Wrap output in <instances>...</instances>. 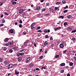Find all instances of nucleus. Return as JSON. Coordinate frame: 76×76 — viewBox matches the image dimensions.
I'll use <instances>...</instances> for the list:
<instances>
[{"mask_svg":"<svg viewBox=\"0 0 76 76\" xmlns=\"http://www.w3.org/2000/svg\"><path fill=\"white\" fill-rule=\"evenodd\" d=\"M19 23L20 24L22 23V20H20Z\"/></svg>","mask_w":76,"mask_h":76,"instance_id":"nucleus-46","label":"nucleus"},{"mask_svg":"<svg viewBox=\"0 0 76 76\" xmlns=\"http://www.w3.org/2000/svg\"><path fill=\"white\" fill-rule=\"evenodd\" d=\"M36 9H37V10H38V11L39 10L41 9V7H40L39 6H38L37 7Z\"/></svg>","mask_w":76,"mask_h":76,"instance_id":"nucleus-12","label":"nucleus"},{"mask_svg":"<svg viewBox=\"0 0 76 76\" xmlns=\"http://www.w3.org/2000/svg\"><path fill=\"white\" fill-rule=\"evenodd\" d=\"M49 11L50 13H53L54 12V10L52 9V8H49Z\"/></svg>","mask_w":76,"mask_h":76,"instance_id":"nucleus-5","label":"nucleus"},{"mask_svg":"<svg viewBox=\"0 0 76 76\" xmlns=\"http://www.w3.org/2000/svg\"><path fill=\"white\" fill-rule=\"evenodd\" d=\"M13 66V65L12 64H10L8 65V67H10V68H11V67H12Z\"/></svg>","mask_w":76,"mask_h":76,"instance_id":"nucleus-4","label":"nucleus"},{"mask_svg":"<svg viewBox=\"0 0 76 76\" xmlns=\"http://www.w3.org/2000/svg\"><path fill=\"white\" fill-rule=\"evenodd\" d=\"M41 31H42L41 30H39L37 31V32H41Z\"/></svg>","mask_w":76,"mask_h":76,"instance_id":"nucleus-56","label":"nucleus"},{"mask_svg":"<svg viewBox=\"0 0 76 76\" xmlns=\"http://www.w3.org/2000/svg\"><path fill=\"white\" fill-rule=\"evenodd\" d=\"M62 4H65L66 3V0H63L62 1Z\"/></svg>","mask_w":76,"mask_h":76,"instance_id":"nucleus-15","label":"nucleus"},{"mask_svg":"<svg viewBox=\"0 0 76 76\" xmlns=\"http://www.w3.org/2000/svg\"><path fill=\"white\" fill-rule=\"evenodd\" d=\"M73 63L71 62L69 63V65L70 66H73Z\"/></svg>","mask_w":76,"mask_h":76,"instance_id":"nucleus-22","label":"nucleus"},{"mask_svg":"<svg viewBox=\"0 0 76 76\" xmlns=\"http://www.w3.org/2000/svg\"><path fill=\"white\" fill-rule=\"evenodd\" d=\"M16 56H17V57H19V56H20V53H17Z\"/></svg>","mask_w":76,"mask_h":76,"instance_id":"nucleus-26","label":"nucleus"},{"mask_svg":"<svg viewBox=\"0 0 76 76\" xmlns=\"http://www.w3.org/2000/svg\"><path fill=\"white\" fill-rule=\"evenodd\" d=\"M19 28H22V24H20L19 26Z\"/></svg>","mask_w":76,"mask_h":76,"instance_id":"nucleus-39","label":"nucleus"},{"mask_svg":"<svg viewBox=\"0 0 76 76\" xmlns=\"http://www.w3.org/2000/svg\"><path fill=\"white\" fill-rule=\"evenodd\" d=\"M57 9H58V7H55L54 10H57Z\"/></svg>","mask_w":76,"mask_h":76,"instance_id":"nucleus-37","label":"nucleus"},{"mask_svg":"<svg viewBox=\"0 0 76 76\" xmlns=\"http://www.w3.org/2000/svg\"><path fill=\"white\" fill-rule=\"evenodd\" d=\"M67 51V50H65L63 52V54H65L66 53V52Z\"/></svg>","mask_w":76,"mask_h":76,"instance_id":"nucleus-57","label":"nucleus"},{"mask_svg":"<svg viewBox=\"0 0 76 76\" xmlns=\"http://www.w3.org/2000/svg\"><path fill=\"white\" fill-rule=\"evenodd\" d=\"M29 42V41L28 40H26V41L24 42V43H26V44H28V42Z\"/></svg>","mask_w":76,"mask_h":76,"instance_id":"nucleus-43","label":"nucleus"},{"mask_svg":"<svg viewBox=\"0 0 76 76\" xmlns=\"http://www.w3.org/2000/svg\"><path fill=\"white\" fill-rule=\"evenodd\" d=\"M18 24V22L15 23V25H17Z\"/></svg>","mask_w":76,"mask_h":76,"instance_id":"nucleus-61","label":"nucleus"},{"mask_svg":"<svg viewBox=\"0 0 76 76\" xmlns=\"http://www.w3.org/2000/svg\"><path fill=\"white\" fill-rule=\"evenodd\" d=\"M46 67H47V66H45L42 67V69H45V68H46Z\"/></svg>","mask_w":76,"mask_h":76,"instance_id":"nucleus-27","label":"nucleus"},{"mask_svg":"<svg viewBox=\"0 0 76 76\" xmlns=\"http://www.w3.org/2000/svg\"><path fill=\"white\" fill-rule=\"evenodd\" d=\"M3 4V2H0V6H2Z\"/></svg>","mask_w":76,"mask_h":76,"instance_id":"nucleus-49","label":"nucleus"},{"mask_svg":"<svg viewBox=\"0 0 76 76\" xmlns=\"http://www.w3.org/2000/svg\"><path fill=\"white\" fill-rule=\"evenodd\" d=\"M71 16H72L69 15V16H67V18L68 19H70V18H71Z\"/></svg>","mask_w":76,"mask_h":76,"instance_id":"nucleus-30","label":"nucleus"},{"mask_svg":"<svg viewBox=\"0 0 76 76\" xmlns=\"http://www.w3.org/2000/svg\"><path fill=\"white\" fill-rule=\"evenodd\" d=\"M4 15H9V14H8L6 12L4 13Z\"/></svg>","mask_w":76,"mask_h":76,"instance_id":"nucleus-40","label":"nucleus"},{"mask_svg":"<svg viewBox=\"0 0 76 76\" xmlns=\"http://www.w3.org/2000/svg\"><path fill=\"white\" fill-rule=\"evenodd\" d=\"M9 31L10 33L11 34H12V33H13V30L12 29H10Z\"/></svg>","mask_w":76,"mask_h":76,"instance_id":"nucleus-8","label":"nucleus"},{"mask_svg":"<svg viewBox=\"0 0 76 76\" xmlns=\"http://www.w3.org/2000/svg\"><path fill=\"white\" fill-rule=\"evenodd\" d=\"M4 64H5L7 65V64H9L10 62L9 61H6L4 62Z\"/></svg>","mask_w":76,"mask_h":76,"instance_id":"nucleus-10","label":"nucleus"},{"mask_svg":"<svg viewBox=\"0 0 76 76\" xmlns=\"http://www.w3.org/2000/svg\"><path fill=\"white\" fill-rule=\"evenodd\" d=\"M48 35H46L45 37V38H48Z\"/></svg>","mask_w":76,"mask_h":76,"instance_id":"nucleus-55","label":"nucleus"},{"mask_svg":"<svg viewBox=\"0 0 76 76\" xmlns=\"http://www.w3.org/2000/svg\"><path fill=\"white\" fill-rule=\"evenodd\" d=\"M42 11H43V12L45 11V8L43 9L42 10Z\"/></svg>","mask_w":76,"mask_h":76,"instance_id":"nucleus-52","label":"nucleus"},{"mask_svg":"<svg viewBox=\"0 0 76 76\" xmlns=\"http://www.w3.org/2000/svg\"><path fill=\"white\" fill-rule=\"evenodd\" d=\"M67 25V22H65L64 23V26H66Z\"/></svg>","mask_w":76,"mask_h":76,"instance_id":"nucleus-24","label":"nucleus"},{"mask_svg":"<svg viewBox=\"0 0 76 76\" xmlns=\"http://www.w3.org/2000/svg\"><path fill=\"white\" fill-rule=\"evenodd\" d=\"M40 28H41V27L40 26H38L37 28L38 29H39Z\"/></svg>","mask_w":76,"mask_h":76,"instance_id":"nucleus-62","label":"nucleus"},{"mask_svg":"<svg viewBox=\"0 0 76 76\" xmlns=\"http://www.w3.org/2000/svg\"><path fill=\"white\" fill-rule=\"evenodd\" d=\"M11 2H12V4L13 5H15V4H16V2L12 1Z\"/></svg>","mask_w":76,"mask_h":76,"instance_id":"nucleus-14","label":"nucleus"},{"mask_svg":"<svg viewBox=\"0 0 76 76\" xmlns=\"http://www.w3.org/2000/svg\"><path fill=\"white\" fill-rule=\"evenodd\" d=\"M2 23H5V20H2Z\"/></svg>","mask_w":76,"mask_h":76,"instance_id":"nucleus-51","label":"nucleus"},{"mask_svg":"<svg viewBox=\"0 0 76 76\" xmlns=\"http://www.w3.org/2000/svg\"><path fill=\"white\" fill-rule=\"evenodd\" d=\"M34 45L35 46V47H37V45H36V43H34Z\"/></svg>","mask_w":76,"mask_h":76,"instance_id":"nucleus-58","label":"nucleus"},{"mask_svg":"<svg viewBox=\"0 0 76 76\" xmlns=\"http://www.w3.org/2000/svg\"><path fill=\"white\" fill-rule=\"evenodd\" d=\"M36 25V23H33L31 25L32 26H34V25Z\"/></svg>","mask_w":76,"mask_h":76,"instance_id":"nucleus-23","label":"nucleus"},{"mask_svg":"<svg viewBox=\"0 0 76 76\" xmlns=\"http://www.w3.org/2000/svg\"><path fill=\"white\" fill-rule=\"evenodd\" d=\"M61 66H65V63H62L60 64Z\"/></svg>","mask_w":76,"mask_h":76,"instance_id":"nucleus-19","label":"nucleus"},{"mask_svg":"<svg viewBox=\"0 0 76 76\" xmlns=\"http://www.w3.org/2000/svg\"><path fill=\"white\" fill-rule=\"evenodd\" d=\"M56 4H60V2H57L56 3Z\"/></svg>","mask_w":76,"mask_h":76,"instance_id":"nucleus-36","label":"nucleus"},{"mask_svg":"<svg viewBox=\"0 0 76 76\" xmlns=\"http://www.w3.org/2000/svg\"><path fill=\"white\" fill-rule=\"evenodd\" d=\"M15 43V42H13V40L12 41V43H11L10 42H9V43H8L5 44V45L6 46H8L9 45H11L12 44H14Z\"/></svg>","mask_w":76,"mask_h":76,"instance_id":"nucleus-2","label":"nucleus"},{"mask_svg":"<svg viewBox=\"0 0 76 76\" xmlns=\"http://www.w3.org/2000/svg\"><path fill=\"white\" fill-rule=\"evenodd\" d=\"M31 29H33V26L31 25Z\"/></svg>","mask_w":76,"mask_h":76,"instance_id":"nucleus-59","label":"nucleus"},{"mask_svg":"<svg viewBox=\"0 0 76 76\" xmlns=\"http://www.w3.org/2000/svg\"><path fill=\"white\" fill-rule=\"evenodd\" d=\"M46 16H50V13H48L45 14Z\"/></svg>","mask_w":76,"mask_h":76,"instance_id":"nucleus-18","label":"nucleus"},{"mask_svg":"<svg viewBox=\"0 0 76 76\" xmlns=\"http://www.w3.org/2000/svg\"><path fill=\"white\" fill-rule=\"evenodd\" d=\"M26 15V14L25 12H24L22 13V16L23 17H24V16H25V15Z\"/></svg>","mask_w":76,"mask_h":76,"instance_id":"nucleus-11","label":"nucleus"},{"mask_svg":"<svg viewBox=\"0 0 76 76\" xmlns=\"http://www.w3.org/2000/svg\"><path fill=\"white\" fill-rule=\"evenodd\" d=\"M26 59L28 60V61H29V60H30V57H28Z\"/></svg>","mask_w":76,"mask_h":76,"instance_id":"nucleus-47","label":"nucleus"},{"mask_svg":"<svg viewBox=\"0 0 76 76\" xmlns=\"http://www.w3.org/2000/svg\"><path fill=\"white\" fill-rule=\"evenodd\" d=\"M17 48H12V49L14 50H16L18 49Z\"/></svg>","mask_w":76,"mask_h":76,"instance_id":"nucleus-42","label":"nucleus"},{"mask_svg":"<svg viewBox=\"0 0 76 76\" xmlns=\"http://www.w3.org/2000/svg\"><path fill=\"white\" fill-rule=\"evenodd\" d=\"M46 4L47 6H49V5H50V3H49V2H48Z\"/></svg>","mask_w":76,"mask_h":76,"instance_id":"nucleus-32","label":"nucleus"},{"mask_svg":"<svg viewBox=\"0 0 76 76\" xmlns=\"http://www.w3.org/2000/svg\"><path fill=\"white\" fill-rule=\"evenodd\" d=\"M4 25V24H1L0 25V27H1V26H3Z\"/></svg>","mask_w":76,"mask_h":76,"instance_id":"nucleus-50","label":"nucleus"},{"mask_svg":"<svg viewBox=\"0 0 76 76\" xmlns=\"http://www.w3.org/2000/svg\"><path fill=\"white\" fill-rule=\"evenodd\" d=\"M76 32V29H75V30H73V31H72L71 32L72 33H74L75 32Z\"/></svg>","mask_w":76,"mask_h":76,"instance_id":"nucleus-31","label":"nucleus"},{"mask_svg":"<svg viewBox=\"0 0 76 76\" xmlns=\"http://www.w3.org/2000/svg\"><path fill=\"white\" fill-rule=\"evenodd\" d=\"M9 39L8 38H5L4 40V42H7V41H9Z\"/></svg>","mask_w":76,"mask_h":76,"instance_id":"nucleus-16","label":"nucleus"},{"mask_svg":"<svg viewBox=\"0 0 76 76\" xmlns=\"http://www.w3.org/2000/svg\"><path fill=\"white\" fill-rule=\"evenodd\" d=\"M44 45H48V42L47 41H45V42L44 43Z\"/></svg>","mask_w":76,"mask_h":76,"instance_id":"nucleus-13","label":"nucleus"},{"mask_svg":"<svg viewBox=\"0 0 76 76\" xmlns=\"http://www.w3.org/2000/svg\"><path fill=\"white\" fill-rule=\"evenodd\" d=\"M50 40H53V37H51L50 38Z\"/></svg>","mask_w":76,"mask_h":76,"instance_id":"nucleus-54","label":"nucleus"},{"mask_svg":"<svg viewBox=\"0 0 76 76\" xmlns=\"http://www.w3.org/2000/svg\"><path fill=\"white\" fill-rule=\"evenodd\" d=\"M67 31H69L70 30V28L69 27H68L67 28Z\"/></svg>","mask_w":76,"mask_h":76,"instance_id":"nucleus-48","label":"nucleus"},{"mask_svg":"<svg viewBox=\"0 0 76 76\" xmlns=\"http://www.w3.org/2000/svg\"><path fill=\"white\" fill-rule=\"evenodd\" d=\"M64 18V16H61L59 17V18H60V19H61H61H63Z\"/></svg>","mask_w":76,"mask_h":76,"instance_id":"nucleus-25","label":"nucleus"},{"mask_svg":"<svg viewBox=\"0 0 76 76\" xmlns=\"http://www.w3.org/2000/svg\"><path fill=\"white\" fill-rule=\"evenodd\" d=\"M54 44H52L51 45V47H54Z\"/></svg>","mask_w":76,"mask_h":76,"instance_id":"nucleus-60","label":"nucleus"},{"mask_svg":"<svg viewBox=\"0 0 76 76\" xmlns=\"http://www.w3.org/2000/svg\"><path fill=\"white\" fill-rule=\"evenodd\" d=\"M23 34H24V35H26V34H27V33H26V31H24L23 32Z\"/></svg>","mask_w":76,"mask_h":76,"instance_id":"nucleus-35","label":"nucleus"},{"mask_svg":"<svg viewBox=\"0 0 76 76\" xmlns=\"http://www.w3.org/2000/svg\"><path fill=\"white\" fill-rule=\"evenodd\" d=\"M9 51L10 53H12L13 52V50H12V49H10L9 50Z\"/></svg>","mask_w":76,"mask_h":76,"instance_id":"nucleus-28","label":"nucleus"},{"mask_svg":"<svg viewBox=\"0 0 76 76\" xmlns=\"http://www.w3.org/2000/svg\"><path fill=\"white\" fill-rule=\"evenodd\" d=\"M29 66L30 67H32L33 66V64H32V63L30 64L29 65Z\"/></svg>","mask_w":76,"mask_h":76,"instance_id":"nucleus-21","label":"nucleus"},{"mask_svg":"<svg viewBox=\"0 0 76 76\" xmlns=\"http://www.w3.org/2000/svg\"><path fill=\"white\" fill-rule=\"evenodd\" d=\"M68 11V10H65L64 11V13H66V12H67Z\"/></svg>","mask_w":76,"mask_h":76,"instance_id":"nucleus-34","label":"nucleus"},{"mask_svg":"<svg viewBox=\"0 0 76 76\" xmlns=\"http://www.w3.org/2000/svg\"><path fill=\"white\" fill-rule=\"evenodd\" d=\"M61 73H64V70H62L61 71Z\"/></svg>","mask_w":76,"mask_h":76,"instance_id":"nucleus-53","label":"nucleus"},{"mask_svg":"<svg viewBox=\"0 0 76 76\" xmlns=\"http://www.w3.org/2000/svg\"><path fill=\"white\" fill-rule=\"evenodd\" d=\"M37 18H42L43 17V15H42V14H38L37 15Z\"/></svg>","mask_w":76,"mask_h":76,"instance_id":"nucleus-1","label":"nucleus"},{"mask_svg":"<svg viewBox=\"0 0 76 76\" xmlns=\"http://www.w3.org/2000/svg\"><path fill=\"white\" fill-rule=\"evenodd\" d=\"M43 32H45V33H47V29H45L43 30Z\"/></svg>","mask_w":76,"mask_h":76,"instance_id":"nucleus-20","label":"nucleus"},{"mask_svg":"<svg viewBox=\"0 0 76 76\" xmlns=\"http://www.w3.org/2000/svg\"><path fill=\"white\" fill-rule=\"evenodd\" d=\"M73 58H74L75 61H76V57H73Z\"/></svg>","mask_w":76,"mask_h":76,"instance_id":"nucleus-64","label":"nucleus"},{"mask_svg":"<svg viewBox=\"0 0 76 76\" xmlns=\"http://www.w3.org/2000/svg\"><path fill=\"white\" fill-rule=\"evenodd\" d=\"M22 60V58L21 57H19L18 58V61H21Z\"/></svg>","mask_w":76,"mask_h":76,"instance_id":"nucleus-7","label":"nucleus"},{"mask_svg":"<svg viewBox=\"0 0 76 76\" xmlns=\"http://www.w3.org/2000/svg\"><path fill=\"white\" fill-rule=\"evenodd\" d=\"M57 42V43H58H58H60V40H58V41Z\"/></svg>","mask_w":76,"mask_h":76,"instance_id":"nucleus-63","label":"nucleus"},{"mask_svg":"<svg viewBox=\"0 0 76 76\" xmlns=\"http://www.w3.org/2000/svg\"><path fill=\"white\" fill-rule=\"evenodd\" d=\"M60 48H63V47H64V45L63 44H61L60 45Z\"/></svg>","mask_w":76,"mask_h":76,"instance_id":"nucleus-9","label":"nucleus"},{"mask_svg":"<svg viewBox=\"0 0 76 76\" xmlns=\"http://www.w3.org/2000/svg\"><path fill=\"white\" fill-rule=\"evenodd\" d=\"M20 55L21 56H23V55H24V53H20Z\"/></svg>","mask_w":76,"mask_h":76,"instance_id":"nucleus-44","label":"nucleus"},{"mask_svg":"<svg viewBox=\"0 0 76 76\" xmlns=\"http://www.w3.org/2000/svg\"><path fill=\"white\" fill-rule=\"evenodd\" d=\"M58 57H59V55H57L55 56L56 58H58Z\"/></svg>","mask_w":76,"mask_h":76,"instance_id":"nucleus-33","label":"nucleus"},{"mask_svg":"<svg viewBox=\"0 0 76 76\" xmlns=\"http://www.w3.org/2000/svg\"><path fill=\"white\" fill-rule=\"evenodd\" d=\"M72 41H75L76 40V39L75 37L73 38L72 39Z\"/></svg>","mask_w":76,"mask_h":76,"instance_id":"nucleus-38","label":"nucleus"},{"mask_svg":"<svg viewBox=\"0 0 76 76\" xmlns=\"http://www.w3.org/2000/svg\"><path fill=\"white\" fill-rule=\"evenodd\" d=\"M2 50H3L4 51H6L7 50V48H2Z\"/></svg>","mask_w":76,"mask_h":76,"instance_id":"nucleus-29","label":"nucleus"},{"mask_svg":"<svg viewBox=\"0 0 76 76\" xmlns=\"http://www.w3.org/2000/svg\"><path fill=\"white\" fill-rule=\"evenodd\" d=\"M24 11V10L22 9H20L19 11V13H20V14H22V13Z\"/></svg>","mask_w":76,"mask_h":76,"instance_id":"nucleus-3","label":"nucleus"},{"mask_svg":"<svg viewBox=\"0 0 76 76\" xmlns=\"http://www.w3.org/2000/svg\"><path fill=\"white\" fill-rule=\"evenodd\" d=\"M61 28L60 27H56L55 28H54V29L55 31H57V30H58V29H61Z\"/></svg>","mask_w":76,"mask_h":76,"instance_id":"nucleus-6","label":"nucleus"},{"mask_svg":"<svg viewBox=\"0 0 76 76\" xmlns=\"http://www.w3.org/2000/svg\"><path fill=\"white\" fill-rule=\"evenodd\" d=\"M28 62H29V61H28V60H27V59H26V63H28Z\"/></svg>","mask_w":76,"mask_h":76,"instance_id":"nucleus-45","label":"nucleus"},{"mask_svg":"<svg viewBox=\"0 0 76 76\" xmlns=\"http://www.w3.org/2000/svg\"><path fill=\"white\" fill-rule=\"evenodd\" d=\"M15 75H18V74H19V72H17V70H15Z\"/></svg>","mask_w":76,"mask_h":76,"instance_id":"nucleus-17","label":"nucleus"},{"mask_svg":"<svg viewBox=\"0 0 76 76\" xmlns=\"http://www.w3.org/2000/svg\"><path fill=\"white\" fill-rule=\"evenodd\" d=\"M43 58V56H41L39 57V58H40V59H42Z\"/></svg>","mask_w":76,"mask_h":76,"instance_id":"nucleus-41","label":"nucleus"}]
</instances>
